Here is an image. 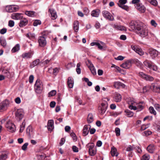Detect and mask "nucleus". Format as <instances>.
<instances>
[{
	"mask_svg": "<svg viewBox=\"0 0 160 160\" xmlns=\"http://www.w3.org/2000/svg\"><path fill=\"white\" fill-rule=\"evenodd\" d=\"M130 27L141 37H144L148 35V29L145 26H144L142 22L139 21L131 22L130 23Z\"/></svg>",
	"mask_w": 160,
	"mask_h": 160,
	"instance_id": "1",
	"label": "nucleus"
},
{
	"mask_svg": "<svg viewBox=\"0 0 160 160\" xmlns=\"http://www.w3.org/2000/svg\"><path fill=\"white\" fill-rule=\"evenodd\" d=\"M139 61L138 59H132L127 60L121 65V67L123 68L128 69L132 65V64L135 62H138Z\"/></svg>",
	"mask_w": 160,
	"mask_h": 160,
	"instance_id": "2",
	"label": "nucleus"
},
{
	"mask_svg": "<svg viewBox=\"0 0 160 160\" xmlns=\"http://www.w3.org/2000/svg\"><path fill=\"white\" fill-rule=\"evenodd\" d=\"M34 88L36 92L38 93L41 92L43 88V85L42 82L40 80L38 79L34 85Z\"/></svg>",
	"mask_w": 160,
	"mask_h": 160,
	"instance_id": "3",
	"label": "nucleus"
},
{
	"mask_svg": "<svg viewBox=\"0 0 160 160\" xmlns=\"http://www.w3.org/2000/svg\"><path fill=\"white\" fill-rule=\"evenodd\" d=\"M143 64L146 67L154 71H156L158 70L157 66L150 61L146 60L143 62Z\"/></svg>",
	"mask_w": 160,
	"mask_h": 160,
	"instance_id": "4",
	"label": "nucleus"
},
{
	"mask_svg": "<svg viewBox=\"0 0 160 160\" xmlns=\"http://www.w3.org/2000/svg\"><path fill=\"white\" fill-rule=\"evenodd\" d=\"M108 106V103L106 101H104L102 102L98 107V111L99 113L103 114L105 112Z\"/></svg>",
	"mask_w": 160,
	"mask_h": 160,
	"instance_id": "5",
	"label": "nucleus"
},
{
	"mask_svg": "<svg viewBox=\"0 0 160 160\" xmlns=\"http://www.w3.org/2000/svg\"><path fill=\"white\" fill-rule=\"evenodd\" d=\"M38 42L39 46L42 47H44L47 44L45 36H39L38 39Z\"/></svg>",
	"mask_w": 160,
	"mask_h": 160,
	"instance_id": "6",
	"label": "nucleus"
},
{
	"mask_svg": "<svg viewBox=\"0 0 160 160\" xmlns=\"http://www.w3.org/2000/svg\"><path fill=\"white\" fill-rule=\"evenodd\" d=\"M127 2V0H119V2L118 3V6L122 8L127 11L129 10V7L125 5Z\"/></svg>",
	"mask_w": 160,
	"mask_h": 160,
	"instance_id": "7",
	"label": "nucleus"
},
{
	"mask_svg": "<svg viewBox=\"0 0 160 160\" xmlns=\"http://www.w3.org/2000/svg\"><path fill=\"white\" fill-rule=\"evenodd\" d=\"M94 146V144L92 143L88 144V147L89 148V153L90 156H93L96 153V150Z\"/></svg>",
	"mask_w": 160,
	"mask_h": 160,
	"instance_id": "8",
	"label": "nucleus"
},
{
	"mask_svg": "<svg viewBox=\"0 0 160 160\" xmlns=\"http://www.w3.org/2000/svg\"><path fill=\"white\" fill-rule=\"evenodd\" d=\"M19 9L18 7L15 5H10L6 7L5 9L8 12H12L16 11Z\"/></svg>",
	"mask_w": 160,
	"mask_h": 160,
	"instance_id": "9",
	"label": "nucleus"
},
{
	"mask_svg": "<svg viewBox=\"0 0 160 160\" xmlns=\"http://www.w3.org/2000/svg\"><path fill=\"white\" fill-rule=\"evenodd\" d=\"M9 104V101L5 100L0 103V112L5 110Z\"/></svg>",
	"mask_w": 160,
	"mask_h": 160,
	"instance_id": "10",
	"label": "nucleus"
},
{
	"mask_svg": "<svg viewBox=\"0 0 160 160\" xmlns=\"http://www.w3.org/2000/svg\"><path fill=\"white\" fill-rule=\"evenodd\" d=\"M139 75L147 81H152L154 80V78L153 77L150 75L145 74L142 72H140L139 73Z\"/></svg>",
	"mask_w": 160,
	"mask_h": 160,
	"instance_id": "11",
	"label": "nucleus"
},
{
	"mask_svg": "<svg viewBox=\"0 0 160 160\" xmlns=\"http://www.w3.org/2000/svg\"><path fill=\"white\" fill-rule=\"evenodd\" d=\"M16 117L19 120H21L24 116V112L22 109H18L15 113Z\"/></svg>",
	"mask_w": 160,
	"mask_h": 160,
	"instance_id": "12",
	"label": "nucleus"
},
{
	"mask_svg": "<svg viewBox=\"0 0 160 160\" xmlns=\"http://www.w3.org/2000/svg\"><path fill=\"white\" fill-rule=\"evenodd\" d=\"M6 127L9 129L10 132H13L15 131L14 125L9 121L7 122Z\"/></svg>",
	"mask_w": 160,
	"mask_h": 160,
	"instance_id": "13",
	"label": "nucleus"
},
{
	"mask_svg": "<svg viewBox=\"0 0 160 160\" xmlns=\"http://www.w3.org/2000/svg\"><path fill=\"white\" fill-rule=\"evenodd\" d=\"M136 8L141 12L144 13L146 10V8L142 3H138L135 6Z\"/></svg>",
	"mask_w": 160,
	"mask_h": 160,
	"instance_id": "14",
	"label": "nucleus"
},
{
	"mask_svg": "<svg viewBox=\"0 0 160 160\" xmlns=\"http://www.w3.org/2000/svg\"><path fill=\"white\" fill-rule=\"evenodd\" d=\"M150 88L156 92L160 93V86L158 85L155 83L151 84Z\"/></svg>",
	"mask_w": 160,
	"mask_h": 160,
	"instance_id": "15",
	"label": "nucleus"
},
{
	"mask_svg": "<svg viewBox=\"0 0 160 160\" xmlns=\"http://www.w3.org/2000/svg\"><path fill=\"white\" fill-rule=\"evenodd\" d=\"M113 100L117 102H120L122 100V96L119 93L115 92L113 94Z\"/></svg>",
	"mask_w": 160,
	"mask_h": 160,
	"instance_id": "16",
	"label": "nucleus"
},
{
	"mask_svg": "<svg viewBox=\"0 0 160 160\" xmlns=\"http://www.w3.org/2000/svg\"><path fill=\"white\" fill-rule=\"evenodd\" d=\"M149 53L152 58H154L158 55V52L155 49L151 48L149 50Z\"/></svg>",
	"mask_w": 160,
	"mask_h": 160,
	"instance_id": "17",
	"label": "nucleus"
},
{
	"mask_svg": "<svg viewBox=\"0 0 160 160\" xmlns=\"http://www.w3.org/2000/svg\"><path fill=\"white\" fill-rule=\"evenodd\" d=\"M91 127V125H86L84 126L83 130V136H86L88 134Z\"/></svg>",
	"mask_w": 160,
	"mask_h": 160,
	"instance_id": "18",
	"label": "nucleus"
},
{
	"mask_svg": "<svg viewBox=\"0 0 160 160\" xmlns=\"http://www.w3.org/2000/svg\"><path fill=\"white\" fill-rule=\"evenodd\" d=\"M49 11L51 15V19L55 20L57 18V13L55 10L53 8H50Z\"/></svg>",
	"mask_w": 160,
	"mask_h": 160,
	"instance_id": "19",
	"label": "nucleus"
},
{
	"mask_svg": "<svg viewBox=\"0 0 160 160\" xmlns=\"http://www.w3.org/2000/svg\"><path fill=\"white\" fill-rule=\"evenodd\" d=\"M125 86V84L120 82H115L113 83V87L117 89L119 88L120 87L124 88Z\"/></svg>",
	"mask_w": 160,
	"mask_h": 160,
	"instance_id": "20",
	"label": "nucleus"
},
{
	"mask_svg": "<svg viewBox=\"0 0 160 160\" xmlns=\"http://www.w3.org/2000/svg\"><path fill=\"white\" fill-rule=\"evenodd\" d=\"M112 26L113 28L116 29V30H120L121 31H126L127 30L126 28L125 27L121 26L120 25H118L117 24H114L113 25H112Z\"/></svg>",
	"mask_w": 160,
	"mask_h": 160,
	"instance_id": "21",
	"label": "nucleus"
},
{
	"mask_svg": "<svg viewBox=\"0 0 160 160\" xmlns=\"http://www.w3.org/2000/svg\"><path fill=\"white\" fill-rule=\"evenodd\" d=\"M33 53L32 52H28L23 53L21 57L24 59L30 58L32 57Z\"/></svg>",
	"mask_w": 160,
	"mask_h": 160,
	"instance_id": "22",
	"label": "nucleus"
},
{
	"mask_svg": "<svg viewBox=\"0 0 160 160\" xmlns=\"http://www.w3.org/2000/svg\"><path fill=\"white\" fill-rule=\"evenodd\" d=\"M67 84L68 87L70 88H72L73 86L74 81L72 77L68 78L67 81Z\"/></svg>",
	"mask_w": 160,
	"mask_h": 160,
	"instance_id": "23",
	"label": "nucleus"
},
{
	"mask_svg": "<svg viewBox=\"0 0 160 160\" xmlns=\"http://www.w3.org/2000/svg\"><path fill=\"white\" fill-rule=\"evenodd\" d=\"M28 22V21L26 18H22L20 21L19 26L20 27H23L26 25Z\"/></svg>",
	"mask_w": 160,
	"mask_h": 160,
	"instance_id": "24",
	"label": "nucleus"
},
{
	"mask_svg": "<svg viewBox=\"0 0 160 160\" xmlns=\"http://www.w3.org/2000/svg\"><path fill=\"white\" fill-rule=\"evenodd\" d=\"M12 18L14 19H21L22 18V16L21 13H15L12 14Z\"/></svg>",
	"mask_w": 160,
	"mask_h": 160,
	"instance_id": "25",
	"label": "nucleus"
},
{
	"mask_svg": "<svg viewBox=\"0 0 160 160\" xmlns=\"http://www.w3.org/2000/svg\"><path fill=\"white\" fill-rule=\"evenodd\" d=\"M53 121L52 120H49L48 124V131H51L54 128Z\"/></svg>",
	"mask_w": 160,
	"mask_h": 160,
	"instance_id": "26",
	"label": "nucleus"
},
{
	"mask_svg": "<svg viewBox=\"0 0 160 160\" xmlns=\"http://www.w3.org/2000/svg\"><path fill=\"white\" fill-rule=\"evenodd\" d=\"M111 154L112 157H117L119 153L117 152V149L114 147H112L111 150Z\"/></svg>",
	"mask_w": 160,
	"mask_h": 160,
	"instance_id": "27",
	"label": "nucleus"
},
{
	"mask_svg": "<svg viewBox=\"0 0 160 160\" xmlns=\"http://www.w3.org/2000/svg\"><path fill=\"white\" fill-rule=\"evenodd\" d=\"M155 148L153 144L149 145L147 148V151L150 153H153L155 150Z\"/></svg>",
	"mask_w": 160,
	"mask_h": 160,
	"instance_id": "28",
	"label": "nucleus"
},
{
	"mask_svg": "<svg viewBox=\"0 0 160 160\" xmlns=\"http://www.w3.org/2000/svg\"><path fill=\"white\" fill-rule=\"evenodd\" d=\"M100 10L98 9H96L92 11L91 12V15L92 17H98L99 15Z\"/></svg>",
	"mask_w": 160,
	"mask_h": 160,
	"instance_id": "29",
	"label": "nucleus"
},
{
	"mask_svg": "<svg viewBox=\"0 0 160 160\" xmlns=\"http://www.w3.org/2000/svg\"><path fill=\"white\" fill-rule=\"evenodd\" d=\"M79 22L78 21H75L73 24V29L75 32H77L79 29Z\"/></svg>",
	"mask_w": 160,
	"mask_h": 160,
	"instance_id": "30",
	"label": "nucleus"
},
{
	"mask_svg": "<svg viewBox=\"0 0 160 160\" xmlns=\"http://www.w3.org/2000/svg\"><path fill=\"white\" fill-rule=\"evenodd\" d=\"M40 60L39 59H37L34 61L30 65V67L31 68L34 67L39 64Z\"/></svg>",
	"mask_w": 160,
	"mask_h": 160,
	"instance_id": "31",
	"label": "nucleus"
},
{
	"mask_svg": "<svg viewBox=\"0 0 160 160\" xmlns=\"http://www.w3.org/2000/svg\"><path fill=\"white\" fill-rule=\"evenodd\" d=\"M125 115L128 117H131L133 115V113L129 110H126L124 111Z\"/></svg>",
	"mask_w": 160,
	"mask_h": 160,
	"instance_id": "32",
	"label": "nucleus"
},
{
	"mask_svg": "<svg viewBox=\"0 0 160 160\" xmlns=\"http://www.w3.org/2000/svg\"><path fill=\"white\" fill-rule=\"evenodd\" d=\"M102 13L104 17L110 20V13L107 11H103Z\"/></svg>",
	"mask_w": 160,
	"mask_h": 160,
	"instance_id": "33",
	"label": "nucleus"
},
{
	"mask_svg": "<svg viewBox=\"0 0 160 160\" xmlns=\"http://www.w3.org/2000/svg\"><path fill=\"white\" fill-rule=\"evenodd\" d=\"M93 120V118L92 113H89L87 118V121L88 123H92Z\"/></svg>",
	"mask_w": 160,
	"mask_h": 160,
	"instance_id": "34",
	"label": "nucleus"
},
{
	"mask_svg": "<svg viewBox=\"0 0 160 160\" xmlns=\"http://www.w3.org/2000/svg\"><path fill=\"white\" fill-rule=\"evenodd\" d=\"M90 45L91 46L96 45L98 47V49L101 50L103 48V46L101 45L99 43L97 42H92L91 43Z\"/></svg>",
	"mask_w": 160,
	"mask_h": 160,
	"instance_id": "35",
	"label": "nucleus"
},
{
	"mask_svg": "<svg viewBox=\"0 0 160 160\" xmlns=\"http://www.w3.org/2000/svg\"><path fill=\"white\" fill-rule=\"evenodd\" d=\"M144 104V103L143 102H140L139 103V104L137 106V110L138 111H140L144 108V106L143 105V104Z\"/></svg>",
	"mask_w": 160,
	"mask_h": 160,
	"instance_id": "36",
	"label": "nucleus"
},
{
	"mask_svg": "<svg viewBox=\"0 0 160 160\" xmlns=\"http://www.w3.org/2000/svg\"><path fill=\"white\" fill-rule=\"evenodd\" d=\"M20 49V46L19 44H17L12 49V52H15L18 51Z\"/></svg>",
	"mask_w": 160,
	"mask_h": 160,
	"instance_id": "37",
	"label": "nucleus"
},
{
	"mask_svg": "<svg viewBox=\"0 0 160 160\" xmlns=\"http://www.w3.org/2000/svg\"><path fill=\"white\" fill-rule=\"evenodd\" d=\"M35 12L31 11H26L25 12L26 15L31 17H33L35 16Z\"/></svg>",
	"mask_w": 160,
	"mask_h": 160,
	"instance_id": "38",
	"label": "nucleus"
},
{
	"mask_svg": "<svg viewBox=\"0 0 160 160\" xmlns=\"http://www.w3.org/2000/svg\"><path fill=\"white\" fill-rule=\"evenodd\" d=\"M112 68H114L115 69L114 70L115 72L118 71L119 72H121L123 70L122 69L120 68L119 67L112 64L111 66Z\"/></svg>",
	"mask_w": 160,
	"mask_h": 160,
	"instance_id": "39",
	"label": "nucleus"
},
{
	"mask_svg": "<svg viewBox=\"0 0 160 160\" xmlns=\"http://www.w3.org/2000/svg\"><path fill=\"white\" fill-rule=\"evenodd\" d=\"M150 156L148 154H145L143 155L141 158V160H149Z\"/></svg>",
	"mask_w": 160,
	"mask_h": 160,
	"instance_id": "40",
	"label": "nucleus"
},
{
	"mask_svg": "<svg viewBox=\"0 0 160 160\" xmlns=\"http://www.w3.org/2000/svg\"><path fill=\"white\" fill-rule=\"evenodd\" d=\"M25 126V121L24 120L22 123L21 125H20V127L19 130V132H22L24 129Z\"/></svg>",
	"mask_w": 160,
	"mask_h": 160,
	"instance_id": "41",
	"label": "nucleus"
},
{
	"mask_svg": "<svg viewBox=\"0 0 160 160\" xmlns=\"http://www.w3.org/2000/svg\"><path fill=\"white\" fill-rule=\"evenodd\" d=\"M0 43L1 45L3 47H5L6 46L7 43L5 39L3 38H0Z\"/></svg>",
	"mask_w": 160,
	"mask_h": 160,
	"instance_id": "42",
	"label": "nucleus"
},
{
	"mask_svg": "<svg viewBox=\"0 0 160 160\" xmlns=\"http://www.w3.org/2000/svg\"><path fill=\"white\" fill-rule=\"evenodd\" d=\"M152 5L154 6H157L158 5V2L156 0H148Z\"/></svg>",
	"mask_w": 160,
	"mask_h": 160,
	"instance_id": "43",
	"label": "nucleus"
},
{
	"mask_svg": "<svg viewBox=\"0 0 160 160\" xmlns=\"http://www.w3.org/2000/svg\"><path fill=\"white\" fill-rule=\"evenodd\" d=\"M135 52L141 56L143 55V52L142 51V49L138 48H137Z\"/></svg>",
	"mask_w": 160,
	"mask_h": 160,
	"instance_id": "44",
	"label": "nucleus"
},
{
	"mask_svg": "<svg viewBox=\"0 0 160 160\" xmlns=\"http://www.w3.org/2000/svg\"><path fill=\"white\" fill-rule=\"evenodd\" d=\"M7 158V155L6 153H2L0 155V160H5Z\"/></svg>",
	"mask_w": 160,
	"mask_h": 160,
	"instance_id": "45",
	"label": "nucleus"
},
{
	"mask_svg": "<svg viewBox=\"0 0 160 160\" xmlns=\"http://www.w3.org/2000/svg\"><path fill=\"white\" fill-rule=\"evenodd\" d=\"M149 110L150 112L151 113L153 114L154 115H156V112L154 108L152 106L150 107L149 108Z\"/></svg>",
	"mask_w": 160,
	"mask_h": 160,
	"instance_id": "46",
	"label": "nucleus"
},
{
	"mask_svg": "<svg viewBox=\"0 0 160 160\" xmlns=\"http://www.w3.org/2000/svg\"><path fill=\"white\" fill-rule=\"evenodd\" d=\"M80 63H79L77 64L76 71L78 74H79L81 73V69L80 68Z\"/></svg>",
	"mask_w": 160,
	"mask_h": 160,
	"instance_id": "47",
	"label": "nucleus"
},
{
	"mask_svg": "<svg viewBox=\"0 0 160 160\" xmlns=\"http://www.w3.org/2000/svg\"><path fill=\"white\" fill-rule=\"evenodd\" d=\"M56 94V92L55 90H53L51 91L48 93L49 97H52L55 95Z\"/></svg>",
	"mask_w": 160,
	"mask_h": 160,
	"instance_id": "48",
	"label": "nucleus"
},
{
	"mask_svg": "<svg viewBox=\"0 0 160 160\" xmlns=\"http://www.w3.org/2000/svg\"><path fill=\"white\" fill-rule=\"evenodd\" d=\"M41 24V22L39 20H36L33 22V25L35 26H37Z\"/></svg>",
	"mask_w": 160,
	"mask_h": 160,
	"instance_id": "49",
	"label": "nucleus"
},
{
	"mask_svg": "<svg viewBox=\"0 0 160 160\" xmlns=\"http://www.w3.org/2000/svg\"><path fill=\"white\" fill-rule=\"evenodd\" d=\"M70 136L72 138H73V139L74 141H76L77 140V137H76V134L73 132H72L70 134Z\"/></svg>",
	"mask_w": 160,
	"mask_h": 160,
	"instance_id": "50",
	"label": "nucleus"
},
{
	"mask_svg": "<svg viewBox=\"0 0 160 160\" xmlns=\"http://www.w3.org/2000/svg\"><path fill=\"white\" fill-rule=\"evenodd\" d=\"M89 69L93 75H95L96 74V70L94 67L91 68Z\"/></svg>",
	"mask_w": 160,
	"mask_h": 160,
	"instance_id": "51",
	"label": "nucleus"
},
{
	"mask_svg": "<svg viewBox=\"0 0 160 160\" xmlns=\"http://www.w3.org/2000/svg\"><path fill=\"white\" fill-rule=\"evenodd\" d=\"M143 92L144 93L146 92L150 89V87L148 86H146L143 88Z\"/></svg>",
	"mask_w": 160,
	"mask_h": 160,
	"instance_id": "52",
	"label": "nucleus"
},
{
	"mask_svg": "<svg viewBox=\"0 0 160 160\" xmlns=\"http://www.w3.org/2000/svg\"><path fill=\"white\" fill-rule=\"evenodd\" d=\"M155 108L158 111L160 112V105L156 103L154 105Z\"/></svg>",
	"mask_w": 160,
	"mask_h": 160,
	"instance_id": "53",
	"label": "nucleus"
},
{
	"mask_svg": "<svg viewBox=\"0 0 160 160\" xmlns=\"http://www.w3.org/2000/svg\"><path fill=\"white\" fill-rule=\"evenodd\" d=\"M115 132L117 136H118L120 135V129L118 128H115Z\"/></svg>",
	"mask_w": 160,
	"mask_h": 160,
	"instance_id": "54",
	"label": "nucleus"
},
{
	"mask_svg": "<svg viewBox=\"0 0 160 160\" xmlns=\"http://www.w3.org/2000/svg\"><path fill=\"white\" fill-rule=\"evenodd\" d=\"M124 57H123L122 56L120 55L118 56L117 58H115V59L116 60L122 61L124 59Z\"/></svg>",
	"mask_w": 160,
	"mask_h": 160,
	"instance_id": "55",
	"label": "nucleus"
},
{
	"mask_svg": "<svg viewBox=\"0 0 160 160\" xmlns=\"http://www.w3.org/2000/svg\"><path fill=\"white\" fill-rule=\"evenodd\" d=\"M14 22L12 20H10L8 22V26L10 27H12L14 26Z\"/></svg>",
	"mask_w": 160,
	"mask_h": 160,
	"instance_id": "56",
	"label": "nucleus"
},
{
	"mask_svg": "<svg viewBox=\"0 0 160 160\" xmlns=\"http://www.w3.org/2000/svg\"><path fill=\"white\" fill-rule=\"evenodd\" d=\"M28 143H24L22 147V150H24V151L26 150L27 148V146H28Z\"/></svg>",
	"mask_w": 160,
	"mask_h": 160,
	"instance_id": "57",
	"label": "nucleus"
},
{
	"mask_svg": "<svg viewBox=\"0 0 160 160\" xmlns=\"http://www.w3.org/2000/svg\"><path fill=\"white\" fill-rule=\"evenodd\" d=\"M88 63L87 64V65H88V67L89 69H90L91 68L94 67L93 64L90 61L88 60Z\"/></svg>",
	"mask_w": 160,
	"mask_h": 160,
	"instance_id": "58",
	"label": "nucleus"
},
{
	"mask_svg": "<svg viewBox=\"0 0 160 160\" xmlns=\"http://www.w3.org/2000/svg\"><path fill=\"white\" fill-rule=\"evenodd\" d=\"M73 151L74 152H78V147L75 146H73L72 147Z\"/></svg>",
	"mask_w": 160,
	"mask_h": 160,
	"instance_id": "59",
	"label": "nucleus"
},
{
	"mask_svg": "<svg viewBox=\"0 0 160 160\" xmlns=\"http://www.w3.org/2000/svg\"><path fill=\"white\" fill-rule=\"evenodd\" d=\"M151 24L152 26L155 27H156L157 25V24L156 23L155 21L153 20H151Z\"/></svg>",
	"mask_w": 160,
	"mask_h": 160,
	"instance_id": "60",
	"label": "nucleus"
},
{
	"mask_svg": "<svg viewBox=\"0 0 160 160\" xmlns=\"http://www.w3.org/2000/svg\"><path fill=\"white\" fill-rule=\"evenodd\" d=\"M7 31V29L6 28H3L1 29L0 31V32L1 34H5Z\"/></svg>",
	"mask_w": 160,
	"mask_h": 160,
	"instance_id": "61",
	"label": "nucleus"
},
{
	"mask_svg": "<svg viewBox=\"0 0 160 160\" xmlns=\"http://www.w3.org/2000/svg\"><path fill=\"white\" fill-rule=\"evenodd\" d=\"M33 79H34V77H33V75H30L29 77V82L31 83H32L33 82Z\"/></svg>",
	"mask_w": 160,
	"mask_h": 160,
	"instance_id": "62",
	"label": "nucleus"
},
{
	"mask_svg": "<svg viewBox=\"0 0 160 160\" xmlns=\"http://www.w3.org/2000/svg\"><path fill=\"white\" fill-rule=\"evenodd\" d=\"M129 108L130 109H133L134 110H137V107L133 106L132 105H130L129 106Z\"/></svg>",
	"mask_w": 160,
	"mask_h": 160,
	"instance_id": "63",
	"label": "nucleus"
},
{
	"mask_svg": "<svg viewBox=\"0 0 160 160\" xmlns=\"http://www.w3.org/2000/svg\"><path fill=\"white\" fill-rule=\"evenodd\" d=\"M56 105V102L54 101H52L50 104V106L52 108H53L55 107Z\"/></svg>",
	"mask_w": 160,
	"mask_h": 160,
	"instance_id": "64",
	"label": "nucleus"
}]
</instances>
